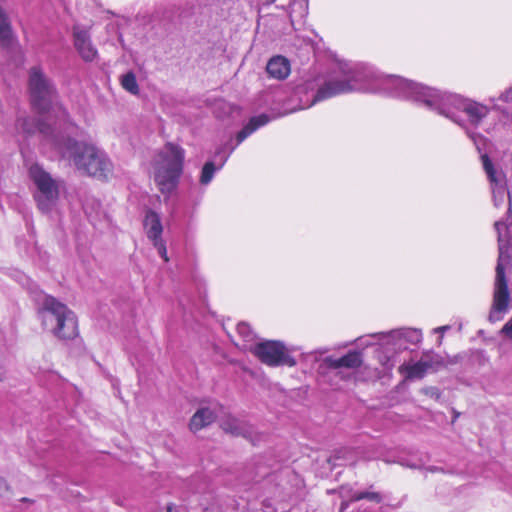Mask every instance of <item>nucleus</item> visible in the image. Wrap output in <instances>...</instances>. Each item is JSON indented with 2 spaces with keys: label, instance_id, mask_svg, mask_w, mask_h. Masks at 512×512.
Returning <instances> with one entry per match:
<instances>
[{
  "label": "nucleus",
  "instance_id": "nucleus-32",
  "mask_svg": "<svg viewBox=\"0 0 512 512\" xmlns=\"http://www.w3.org/2000/svg\"><path fill=\"white\" fill-rule=\"evenodd\" d=\"M154 245L157 247L158 253L160 254V256L164 259V261L167 262L168 257H167V250H166L165 245L159 240L154 241Z\"/></svg>",
  "mask_w": 512,
  "mask_h": 512
},
{
  "label": "nucleus",
  "instance_id": "nucleus-29",
  "mask_svg": "<svg viewBox=\"0 0 512 512\" xmlns=\"http://www.w3.org/2000/svg\"><path fill=\"white\" fill-rule=\"evenodd\" d=\"M254 132V128L251 127L248 123L237 133L236 139L237 144H240L244 141L249 135Z\"/></svg>",
  "mask_w": 512,
  "mask_h": 512
},
{
  "label": "nucleus",
  "instance_id": "nucleus-19",
  "mask_svg": "<svg viewBox=\"0 0 512 512\" xmlns=\"http://www.w3.org/2000/svg\"><path fill=\"white\" fill-rule=\"evenodd\" d=\"M421 359L426 361L427 369L431 372H437L446 367L445 359L433 351L424 352Z\"/></svg>",
  "mask_w": 512,
  "mask_h": 512
},
{
  "label": "nucleus",
  "instance_id": "nucleus-43",
  "mask_svg": "<svg viewBox=\"0 0 512 512\" xmlns=\"http://www.w3.org/2000/svg\"><path fill=\"white\" fill-rule=\"evenodd\" d=\"M407 465H408L409 467H411V468H418V466H416V465H411V464H407Z\"/></svg>",
  "mask_w": 512,
  "mask_h": 512
},
{
  "label": "nucleus",
  "instance_id": "nucleus-45",
  "mask_svg": "<svg viewBox=\"0 0 512 512\" xmlns=\"http://www.w3.org/2000/svg\"><path fill=\"white\" fill-rule=\"evenodd\" d=\"M338 453H339V452H336V454H338ZM335 458H336V459H339V458H340V456L335 455Z\"/></svg>",
  "mask_w": 512,
  "mask_h": 512
},
{
  "label": "nucleus",
  "instance_id": "nucleus-34",
  "mask_svg": "<svg viewBox=\"0 0 512 512\" xmlns=\"http://www.w3.org/2000/svg\"><path fill=\"white\" fill-rule=\"evenodd\" d=\"M501 333L507 336L509 339H512V317L509 321L502 327Z\"/></svg>",
  "mask_w": 512,
  "mask_h": 512
},
{
  "label": "nucleus",
  "instance_id": "nucleus-40",
  "mask_svg": "<svg viewBox=\"0 0 512 512\" xmlns=\"http://www.w3.org/2000/svg\"><path fill=\"white\" fill-rule=\"evenodd\" d=\"M174 508H175V505L170 503L167 505L166 510H167V512H172Z\"/></svg>",
  "mask_w": 512,
  "mask_h": 512
},
{
  "label": "nucleus",
  "instance_id": "nucleus-13",
  "mask_svg": "<svg viewBox=\"0 0 512 512\" xmlns=\"http://www.w3.org/2000/svg\"><path fill=\"white\" fill-rule=\"evenodd\" d=\"M483 168L492 186L493 202L496 207H499L504 202L506 194L505 176L502 172L496 171L494 165L487 154L481 155Z\"/></svg>",
  "mask_w": 512,
  "mask_h": 512
},
{
  "label": "nucleus",
  "instance_id": "nucleus-22",
  "mask_svg": "<svg viewBox=\"0 0 512 512\" xmlns=\"http://www.w3.org/2000/svg\"><path fill=\"white\" fill-rule=\"evenodd\" d=\"M120 83L123 89L132 95H138L140 92L136 75L133 71H128L120 77Z\"/></svg>",
  "mask_w": 512,
  "mask_h": 512
},
{
  "label": "nucleus",
  "instance_id": "nucleus-12",
  "mask_svg": "<svg viewBox=\"0 0 512 512\" xmlns=\"http://www.w3.org/2000/svg\"><path fill=\"white\" fill-rule=\"evenodd\" d=\"M72 36L73 45L83 61L93 62L98 58V51L92 43L88 28L76 24L72 27Z\"/></svg>",
  "mask_w": 512,
  "mask_h": 512
},
{
  "label": "nucleus",
  "instance_id": "nucleus-5",
  "mask_svg": "<svg viewBox=\"0 0 512 512\" xmlns=\"http://www.w3.org/2000/svg\"><path fill=\"white\" fill-rule=\"evenodd\" d=\"M57 150L63 156L72 159L78 170L90 176L106 177L111 169V163L105 153L94 145L64 136L62 147Z\"/></svg>",
  "mask_w": 512,
  "mask_h": 512
},
{
  "label": "nucleus",
  "instance_id": "nucleus-37",
  "mask_svg": "<svg viewBox=\"0 0 512 512\" xmlns=\"http://www.w3.org/2000/svg\"><path fill=\"white\" fill-rule=\"evenodd\" d=\"M8 490V485L6 483V481L0 477V496H2L4 494V492H6Z\"/></svg>",
  "mask_w": 512,
  "mask_h": 512
},
{
  "label": "nucleus",
  "instance_id": "nucleus-1",
  "mask_svg": "<svg viewBox=\"0 0 512 512\" xmlns=\"http://www.w3.org/2000/svg\"><path fill=\"white\" fill-rule=\"evenodd\" d=\"M393 80L402 89V95H413V101L423 103L429 109L449 118L462 127H465L464 122L457 112L465 113L469 123L474 127H478L489 114L487 106L471 99L463 98L460 95L441 92L413 81Z\"/></svg>",
  "mask_w": 512,
  "mask_h": 512
},
{
  "label": "nucleus",
  "instance_id": "nucleus-25",
  "mask_svg": "<svg viewBox=\"0 0 512 512\" xmlns=\"http://www.w3.org/2000/svg\"><path fill=\"white\" fill-rule=\"evenodd\" d=\"M364 499L375 502L377 504L383 501V497L379 492L359 491L354 492L350 497V501L352 502H357Z\"/></svg>",
  "mask_w": 512,
  "mask_h": 512
},
{
  "label": "nucleus",
  "instance_id": "nucleus-3",
  "mask_svg": "<svg viewBox=\"0 0 512 512\" xmlns=\"http://www.w3.org/2000/svg\"><path fill=\"white\" fill-rule=\"evenodd\" d=\"M37 313L44 330L59 340H73L78 336V322L75 313L55 297L39 293L36 297Z\"/></svg>",
  "mask_w": 512,
  "mask_h": 512
},
{
  "label": "nucleus",
  "instance_id": "nucleus-11",
  "mask_svg": "<svg viewBox=\"0 0 512 512\" xmlns=\"http://www.w3.org/2000/svg\"><path fill=\"white\" fill-rule=\"evenodd\" d=\"M495 229L497 231L498 239V260L497 265H507L511 259V248H512V209L509 208L506 213L504 220L495 222Z\"/></svg>",
  "mask_w": 512,
  "mask_h": 512
},
{
  "label": "nucleus",
  "instance_id": "nucleus-35",
  "mask_svg": "<svg viewBox=\"0 0 512 512\" xmlns=\"http://www.w3.org/2000/svg\"><path fill=\"white\" fill-rule=\"evenodd\" d=\"M471 357L479 362L480 365H484L487 361L484 353L482 351H473L471 352Z\"/></svg>",
  "mask_w": 512,
  "mask_h": 512
},
{
  "label": "nucleus",
  "instance_id": "nucleus-36",
  "mask_svg": "<svg viewBox=\"0 0 512 512\" xmlns=\"http://www.w3.org/2000/svg\"><path fill=\"white\" fill-rule=\"evenodd\" d=\"M501 99L505 102L512 101V87L501 95Z\"/></svg>",
  "mask_w": 512,
  "mask_h": 512
},
{
  "label": "nucleus",
  "instance_id": "nucleus-16",
  "mask_svg": "<svg viewBox=\"0 0 512 512\" xmlns=\"http://www.w3.org/2000/svg\"><path fill=\"white\" fill-rule=\"evenodd\" d=\"M217 418V412L210 407L199 408L190 419V430L196 432L212 424Z\"/></svg>",
  "mask_w": 512,
  "mask_h": 512
},
{
  "label": "nucleus",
  "instance_id": "nucleus-42",
  "mask_svg": "<svg viewBox=\"0 0 512 512\" xmlns=\"http://www.w3.org/2000/svg\"><path fill=\"white\" fill-rule=\"evenodd\" d=\"M21 501L22 502H32L29 498H22Z\"/></svg>",
  "mask_w": 512,
  "mask_h": 512
},
{
  "label": "nucleus",
  "instance_id": "nucleus-10",
  "mask_svg": "<svg viewBox=\"0 0 512 512\" xmlns=\"http://www.w3.org/2000/svg\"><path fill=\"white\" fill-rule=\"evenodd\" d=\"M16 128L19 132H22L28 136L38 132L56 149L62 147L64 136L42 119L33 117H19L16 121Z\"/></svg>",
  "mask_w": 512,
  "mask_h": 512
},
{
  "label": "nucleus",
  "instance_id": "nucleus-23",
  "mask_svg": "<svg viewBox=\"0 0 512 512\" xmlns=\"http://www.w3.org/2000/svg\"><path fill=\"white\" fill-rule=\"evenodd\" d=\"M407 377L410 379H422L428 371L425 360L420 359L418 362L408 366Z\"/></svg>",
  "mask_w": 512,
  "mask_h": 512
},
{
  "label": "nucleus",
  "instance_id": "nucleus-7",
  "mask_svg": "<svg viewBox=\"0 0 512 512\" xmlns=\"http://www.w3.org/2000/svg\"><path fill=\"white\" fill-rule=\"evenodd\" d=\"M29 177L37 187V193L34 195V198L38 208L43 213L50 212L59 197L57 181L38 163H34L29 167Z\"/></svg>",
  "mask_w": 512,
  "mask_h": 512
},
{
  "label": "nucleus",
  "instance_id": "nucleus-14",
  "mask_svg": "<svg viewBox=\"0 0 512 512\" xmlns=\"http://www.w3.org/2000/svg\"><path fill=\"white\" fill-rule=\"evenodd\" d=\"M362 362V353L354 350L349 351L340 358H334L333 356L324 358L319 365V370L321 372H326L328 370H338L340 368L355 369L360 367Z\"/></svg>",
  "mask_w": 512,
  "mask_h": 512
},
{
  "label": "nucleus",
  "instance_id": "nucleus-4",
  "mask_svg": "<svg viewBox=\"0 0 512 512\" xmlns=\"http://www.w3.org/2000/svg\"><path fill=\"white\" fill-rule=\"evenodd\" d=\"M185 150L167 142L153 160L154 181L162 194H171L178 186L183 174Z\"/></svg>",
  "mask_w": 512,
  "mask_h": 512
},
{
  "label": "nucleus",
  "instance_id": "nucleus-31",
  "mask_svg": "<svg viewBox=\"0 0 512 512\" xmlns=\"http://www.w3.org/2000/svg\"><path fill=\"white\" fill-rule=\"evenodd\" d=\"M467 134L473 140V142L476 145L478 151L480 152L481 151V145L485 144L486 139L482 135H480L478 133L467 131Z\"/></svg>",
  "mask_w": 512,
  "mask_h": 512
},
{
  "label": "nucleus",
  "instance_id": "nucleus-33",
  "mask_svg": "<svg viewBox=\"0 0 512 512\" xmlns=\"http://www.w3.org/2000/svg\"><path fill=\"white\" fill-rule=\"evenodd\" d=\"M425 394L430 396L431 398H434L436 400H439L441 398V392L436 387H429L424 390Z\"/></svg>",
  "mask_w": 512,
  "mask_h": 512
},
{
  "label": "nucleus",
  "instance_id": "nucleus-28",
  "mask_svg": "<svg viewBox=\"0 0 512 512\" xmlns=\"http://www.w3.org/2000/svg\"><path fill=\"white\" fill-rule=\"evenodd\" d=\"M270 121V117L267 115V114H260L258 116H254L252 117L248 124L254 128V131L257 130L258 128L266 125L267 123H269Z\"/></svg>",
  "mask_w": 512,
  "mask_h": 512
},
{
  "label": "nucleus",
  "instance_id": "nucleus-21",
  "mask_svg": "<svg viewBox=\"0 0 512 512\" xmlns=\"http://www.w3.org/2000/svg\"><path fill=\"white\" fill-rule=\"evenodd\" d=\"M222 429L225 432L230 433L234 436H243L245 438L248 437L249 433L248 429L234 418L228 419L225 422H223Z\"/></svg>",
  "mask_w": 512,
  "mask_h": 512
},
{
  "label": "nucleus",
  "instance_id": "nucleus-17",
  "mask_svg": "<svg viewBox=\"0 0 512 512\" xmlns=\"http://www.w3.org/2000/svg\"><path fill=\"white\" fill-rule=\"evenodd\" d=\"M266 71L271 77L283 80L290 74V63L283 56H274L268 61Z\"/></svg>",
  "mask_w": 512,
  "mask_h": 512
},
{
  "label": "nucleus",
  "instance_id": "nucleus-6",
  "mask_svg": "<svg viewBox=\"0 0 512 512\" xmlns=\"http://www.w3.org/2000/svg\"><path fill=\"white\" fill-rule=\"evenodd\" d=\"M30 103L39 114L50 111L57 102L58 91L55 83L39 66H33L28 72Z\"/></svg>",
  "mask_w": 512,
  "mask_h": 512
},
{
  "label": "nucleus",
  "instance_id": "nucleus-8",
  "mask_svg": "<svg viewBox=\"0 0 512 512\" xmlns=\"http://www.w3.org/2000/svg\"><path fill=\"white\" fill-rule=\"evenodd\" d=\"M250 352L263 364L270 367L296 365V360L292 357L285 345L281 341L264 340L256 343Z\"/></svg>",
  "mask_w": 512,
  "mask_h": 512
},
{
  "label": "nucleus",
  "instance_id": "nucleus-39",
  "mask_svg": "<svg viewBox=\"0 0 512 512\" xmlns=\"http://www.w3.org/2000/svg\"><path fill=\"white\" fill-rule=\"evenodd\" d=\"M440 470L442 471L441 468H438L436 466H430V467L427 468V471H429V472H437V471H440Z\"/></svg>",
  "mask_w": 512,
  "mask_h": 512
},
{
  "label": "nucleus",
  "instance_id": "nucleus-30",
  "mask_svg": "<svg viewBox=\"0 0 512 512\" xmlns=\"http://www.w3.org/2000/svg\"><path fill=\"white\" fill-rule=\"evenodd\" d=\"M467 356L466 352L458 353L454 356H447L445 359L446 367L448 365H455L461 363Z\"/></svg>",
  "mask_w": 512,
  "mask_h": 512
},
{
  "label": "nucleus",
  "instance_id": "nucleus-9",
  "mask_svg": "<svg viewBox=\"0 0 512 512\" xmlns=\"http://www.w3.org/2000/svg\"><path fill=\"white\" fill-rule=\"evenodd\" d=\"M496 276L494 281L493 299L488 315L491 323L500 321L510 308V292L505 274V266L496 265Z\"/></svg>",
  "mask_w": 512,
  "mask_h": 512
},
{
  "label": "nucleus",
  "instance_id": "nucleus-18",
  "mask_svg": "<svg viewBox=\"0 0 512 512\" xmlns=\"http://www.w3.org/2000/svg\"><path fill=\"white\" fill-rule=\"evenodd\" d=\"M144 226L147 228V236L153 241L158 240L162 233V224L159 215L153 210H148L145 219Z\"/></svg>",
  "mask_w": 512,
  "mask_h": 512
},
{
  "label": "nucleus",
  "instance_id": "nucleus-2",
  "mask_svg": "<svg viewBox=\"0 0 512 512\" xmlns=\"http://www.w3.org/2000/svg\"><path fill=\"white\" fill-rule=\"evenodd\" d=\"M338 67L339 75L330 77L319 86L313 96L311 104L342 93L354 90H374L375 88H381L394 97L413 100V95H402V89L392 80L400 79L408 81L407 79L395 75L379 76L369 67L362 64L351 65L349 63H339Z\"/></svg>",
  "mask_w": 512,
  "mask_h": 512
},
{
  "label": "nucleus",
  "instance_id": "nucleus-26",
  "mask_svg": "<svg viewBox=\"0 0 512 512\" xmlns=\"http://www.w3.org/2000/svg\"><path fill=\"white\" fill-rule=\"evenodd\" d=\"M175 12H176L175 6L159 7L155 11L154 17L156 19H165L168 21H172V16Z\"/></svg>",
  "mask_w": 512,
  "mask_h": 512
},
{
  "label": "nucleus",
  "instance_id": "nucleus-20",
  "mask_svg": "<svg viewBox=\"0 0 512 512\" xmlns=\"http://www.w3.org/2000/svg\"><path fill=\"white\" fill-rule=\"evenodd\" d=\"M227 157H225L222 162L220 163V165L217 167L215 165V163L213 161H207L203 168H202V171H201V175H200V183L202 185H208L213 177H214V174L217 170L221 169V167L223 166V164L225 163Z\"/></svg>",
  "mask_w": 512,
  "mask_h": 512
},
{
  "label": "nucleus",
  "instance_id": "nucleus-27",
  "mask_svg": "<svg viewBox=\"0 0 512 512\" xmlns=\"http://www.w3.org/2000/svg\"><path fill=\"white\" fill-rule=\"evenodd\" d=\"M238 334L243 337L246 341H252L255 338L253 331L250 328V325L246 322H240L237 325Z\"/></svg>",
  "mask_w": 512,
  "mask_h": 512
},
{
  "label": "nucleus",
  "instance_id": "nucleus-24",
  "mask_svg": "<svg viewBox=\"0 0 512 512\" xmlns=\"http://www.w3.org/2000/svg\"><path fill=\"white\" fill-rule=\"evenodd\" d=\"M391 334L396 335L400 339L403 338L405 341L411 344H417L421 341L422 334L420 330L417 329H402L392 331Z\"/></svg>",
  "mask_w": 512,
  "mask_h": 512
},
{
  "label": "nucleus",
  "instance_id": "nucleus-41",
  "mask_svg": "<svg viewBox=\"0 0 512 512\" xmlns=\"http://www.w3.org/2000/svg\"><path fill=\"white\" fill-rule=\"evenodd\" d=\"M3 375H4V370L2 367H0V381L2 380L3 378Z\"/></svg>",
  "mask_w": 512,
  "mask_h": 512
},
{
  "label": "nucleus",
  "instance_id": "nucleus-15",
  "mask_svg": "<svg viewBox=\"0 0 512 512\" xmlns=\"http://www.w3.org/2000/svg\"><path fill=\"white\" fill-rule=\"evenodd\" d=\"M18 44L11 20L7 11L0 5V49L10 53Z\"/></svg>",
  "mask_w": 512,
  "mask_h": 512
},
{
  "label": "nucleus",
  "instance_id": "nucleus-38",
  "mask_svg": "<svg viewBox=\"0 0 512 512\" xmlns=\"http://www.w3.org/2000/svg\"><path fill=\"white\" fill-rule=\"evenodd\" d=\"M449 326H441L435 329L436 332H445L449 329Z\"/></svg>",
  "mask_w": 512,
  "mask_h": 512
},
{
  "label": "nucleus",
  "instance_id": "nucleus-44",
  "mask_svg": "<svg viewBox=\"0 0 512 512\" xmlns=\"http://www.w3.org/2000/svg\"><path fill=\"white\" fill-rule=\"evenodd\" d=\"M341 506H342V509H344L347 506V504L346 503H341Z\"/></svg>",
  "mask_w": 512,
  "mask_h": 512
}]
</instances>
